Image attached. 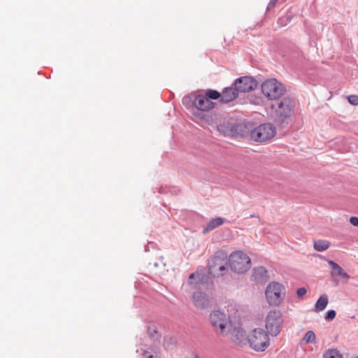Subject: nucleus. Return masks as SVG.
<instances>
[{
    "label": "nucleus",
    "instance_id": "nucleus-1",
    "mask_svg": "<svg viewBox=\"0 0 358 358\" xmlns=\"http://www.w3.org/2000/svg\"><path fill=\"white\" fill-rule=\"evenodd\" d=\"M209 322L213 331L218 336H225L231 330V321L229 316L220 310H213L209 315Z\"/></svg>",
    "mask_w": 358,
    "mask_h": 358
},
{
    "label": "nucleus",
    "instance_id": "nucleus-2",
    "mask_svg": "<svg viewBox=\"0 0 358 358\" xmlns=\"http://www.w3.org/2000/svg\"><path fill=\"white\" fill-rule=\"evenodd\" d=\"M261 90L264 96L270 100H276L286 92L285 85L275 78L264 80L261 85Z\"/></svg>",
    "mask_w": 358,
    "mask_h": 358
},
{
    "label": "nucleus",
    "instance_id": "nucleus-3",
    "mask_svg": "<svg viewBox=\"0 0 358 358\" xmlns=\"http://www.w3.org/2000/svg\"><path fill=\"white\" fill-rule=\"evenodd\" d=\"M227 255L223 251H217L208 263V270L214 277L222 276L227 271Z\"/></svg>",
    "mask_w": 358,
    "mask_h": 358
},
{
    "label": "nucleus",
    "instance_id": "nucleus-4",
    "mask_svg": "<svg viewBox=\"0 0 358 358\" xmlns=\"http://www.w3.org/2000/svg\"><path fill=\"white\" fill-rule=\"evenodd\" d=\"M265 295L269 305L278 306L285 297V288L279 282H271L266 287Z\"/></svg>",
    "mask_w": 358,
    "mask_h": 358
},
{
    "label": "nucleus",
    "instance_id": "nucleus-5",
    "mask_svg": "<svg viewBox=\"0 0 358 358\" xmlns=\"http://www.w3.org/2000/svg\"><path fill=\"white\" fill-rule=\"evenodd\" d=\"M228 260L231 270L238 273L246 272L251 267L250 258L242 251L231 253Z\"/></svg>",
    "mask_w": 358,
    "mask_h": 358
},
{
    "label": "nucleus",
    "instance_id": "nucleus-6",
    "mask_svg": "<svg viewBox=\"0 0 358 358\" xmlns=\"http://www.w3.org/2000/svg\"><path fill=\"white\" fill-rule=\"evenodd\" d=\"M250 347L256 350L263 352L270 345L268 334L262 329H255L248 337Z\"/></svg>",
    "mask_w": 358,
    "mask_h": 358
},
{
    "label": "nucleus",
    "instance_id": "nucleus-7",
    "mask_svg": "<svg viewBox=\"0 0 358 358\" xmlns=\"http://www.w3.org/2000/svg\"><path fill=\"white\" fill-rule=\"evenodd\" d=\"M283 323L282 314L278 310H271L265 319V327L272 336H277L282 329Z\"/></svg>",
    "mask_w": 358,
    "mask_h": 358
},
{
    "label": "nucleus",
    "instance_id": "nucleus-8",
    "mask_svg": "<svg viewBox=\"0 0 358 358\" xmlns=\"http://www.w3.org/2000/svg\"><path fill=\"white\" fill-rule=\"evenodd\" d=\"M276 134L274 126L270 123L260 124L251 131L250 137L257 142H266L272 139Z\"/></svg>",
    "mask_w": 358,
    "mask_h": 358
},
{
    "label": "nucleus",
    "instance_id": "nucleus-9",
    "mask_svg": "<svg viewBox=\"0 0 358 358\" xmlns=\"http://www.w3.org/2000/svg\"><path fill=\"white\" fill-rule=\"evenodd\" d=\"M294 101L289 96L282 98L276 104L272 106L275 115L280 120L289 117L294 113Z\"/></svg>",
    "mask_w": 358,
    "mask_h": 358
},
{
    "label": "nucleus",
    "instance_id": "nucleus-10",
    "mask_svg": "<svg viewBox=\"0 0 358 358\" xmlns=\"http://www.w3.org/2000/svg\"><path fill=\"white\" fill-rule=\"evenodd\" d=\"M238 92H249L254 90L257 87V82L248 76L238 78L234 85Z\"/></svg>",
    "mask_w": 358,
    "mask_h": 358
},
{
    "label": "nucleus",
    "instance_id": "nucleus-11",
    "mask_svg": "<svg viewBox=\"0 0 358 358\" xmlns=\"http://www.w3.org/2000/svg\"><path fill=\"white\" fill-rule=\"evenodd\" d=\"M192 301L194 306L200 310L208 308L210 305V300L206 293L195 292L192 296Z\"/></svg>",
    "mask_w": 358,
    "mask_h": 358
},
{
    "label": "nucleus",
    "instance_id": "nucleus-12",
    "mask_svg": "<svg viewBox=\"0 0 358 358\" xmlns=\"http://www.w3.org/2000/svg\"><path fill=\"white\" fill-rule=\"evenodd\" d=\"M193 104L198 110L202 111H206L215 107V103L208 100V97L202 94L195 96Z\"/></svg>",
    "mask_w": 358,
    "mask_h": 358
},
{
    "label": "nucleus",
    "instance_id": "nucleus-13",
    "mask_svg": "<svg viewBox=\"0 0 358 358\" xmlns=\"http://www.w3.org/2000/svg\"><path fill=\"white\" fill-rule=\"evenodd\" d=\"M328 262L332 269L331 275L336 283L338 282V278H341L345 280V281L348 280L350 275L343 269L342 267L334 261L329 260Z\"/></svg>",
    "mask_w": 358,
    "mask_h": 358
},
{
    "label": "nucleus",
    "instance_id": "nucleus-14",
    "mask_svg": "<svg viewBox=\"0 0 358 358\" xmlns=\"http://www.w3.org/2000/svg\"><path fill=\"white\" fill-rule=\"evenodd\" d=\"M238 94L239 92L235 86L227 87L221 94L220 101L222 103L231 102L238 97Z\"/></svg>",
    "mask_w": 358,
    "mask_h": 358
},
{
    "label": "nucleus",
    "instance_id": "nucleus-15",
    "mask_svg": "<svg viewBox=\"0 0 358 358\" xmlns=\"http://www.w3.org/2000/svg\"><path fill=\"white\" fill-rule=\"evenodd\" d=\"M231 339L236 344H241L245 339V334L241 329H234L231 335Z\"/></svg>",
    "mask_w": 358,
    "mask_h": 358
},
{
    "label": "nucleus",
    "instance_id": "nucleus-16",
    "mask_svg": "<svg viewBox=\"0 0 358 358\" xmlns=\"http://www.w3.org/2000/svg\"><path fill=\"white\" fill-rule=\"evenodd\" d=\"M328 296L326 294L321 295L315 305V310L320 312L325 309L328 304Z\"/></svg>",
    "mask_w": 358,
    "mask_h": 358
},
{
    "label": "nucleus",
    "instance_id": "nucleus-17",
    "mask_svg": "<svg viewBox=\"0 0 358 358\" xmlns=\"http://www.w3.org/2000/svg\"><path fill=\"white\" fill-rule=\"evenodd\" d=\"M224 223V220L222 217H217L212 219L208 223L206 227L204 229V232H208L215 228L222 225Z\"/></svg>",
    "mask_w": 358,
    "mask_h": 358
},
{
    "label": "nucleus",
    "instance_id": "nucleus-18",
    "mask_svg": "<svg viewBox=\"0 0 358 358\" xmlns=\"http://www.w3.org/2000/svg\"><path fill=\"white\" fill-rule=\"evenodd\" d=\"M331 245L329 241L326 240H317L314 241V248L315 250L322 252L327 250Z\"/></svg>",
    "mask_w": 358,
    "mask_h": 358
},
{
    "label": "nucleus",
    "instance_id": "nucleus-19",
    "mask_svg": "<svg viewBox=\"0 0 358 358\" xmlns=\"http://www.w3.org/2000/svg\"><path fill=\"white\" fill-rule=\"evenodd\" d=\"M323 358H343V355L336 348L328 349L323 354Z\"/></svg>",
    "mask_w": 358,
    "mask_h": 358
},
{
    "label": "nucleus",
    "instance_id": "nucleus-20",
    "mask_svg": "<svg viewBox=\"0 0 358 358\" xmlns=\"http://www.w3.org/2000/svg\"><path fill=\"white\" fill-rule=\"evenodd\" d=\"M316 336L313 331H308L305 334L303 341L306 343H313L315 341Z\"/></svg>",
    "mask_w": 358,
    "mask_h": 358
},
{
    "label": "nucleus",
    "instance_id": "nucleus-21",
    "mask_svg": "<svg viewBox=\"0 0 358 358\" xmlns=\"http://www.w3.org/2000/svg\"><path fill=\"white\" fill-rule=\"evenodd\" d=\"M205 96L208 97V99H217L221 96V93L215 90H208L206 92Z\"/></svg>",
    "mask_w": 358,
    "mask_h": 358
},
{
    "label": "nucleus",
    "instance_id": "nucleus-22",
    "mask_svg": "<svg viewBox=\"0 0 358 358\" xmlns=\"http://www.w3.org/2000/svg\"><path fill=\"white\" fill-rule=\"evenodd\" d=\"M266 274L267 271L262 266H259L254 269V275L256 279L266 276Z\"/></svg>",
    "mask_w": 358,
    "mask_h": 358
},
{
    "label": "nucleus",
    "instance_id": "nucleus-23",
    "mask_svg": "<svg viewBox=\"0 0 358 358\" xmlns=\"http://www.w3.org/2000/svg\"><path fill=\"white\" fill-rule=\"evenodd\" d=\"M348 100L353 106L358 105V96L357 95H350L348 97Z\"/></svg>",
    "mask_w": 358,
    "mask_h": 358
},
{
    "label": "nucleus",
    "instance_id": "nucleus-24",
    "mask_svg": "<svg viewBox=\"0 0 358 358\" xmlns=\"http://www.w3.org/2000/svg\"><path fill=\"white\" fill-rule=\"evenodd\" d=\"M143 358H159L157 353L154 354L149 351H144L143 353Z\"/></svg>",
    "mask_w": 358,
    "mask_h": 358
},
{
    "label": "nucleus",
    "instance_id": "nucleus-25",
    "mask_svg": "<svg viewBox=\"0 0 358 358\" xmlns=\"http://www.w3.org/2000/svg\"><path fill=\"white\" fill-rule=\"evenodd\" d=\"M336 312L333 310H329L327 312L325 318L329 320H331L336 317Z\"/></svg>",
    "mask_w": 358,
    "mask_h": 358
},
{
    "label": "nucleus",
    "instance_id": "nucleus-26",
    "mask_svg": "<svg viewBox=\"0 0 358 358\" xmlns=\"http://www.w3.org/2000/svg\"><path fill=\"white\" fill-rule=\"evenodd\" d=\"M306 289L305 287H301L297 289L296 294L299 298H301L306 294Z\"/></svg>",
    "mask_w": 358,
    "mask_h": 358
},
{
    "label": "nucleus",
    "instance_id": "nucleus-27",
    "mask_svg": "<svg viewBox=\"0 0 358 358\" xmlns=\"http://www.w3.org/2000/svg\"><path fill=\"white\" fill-rule=\"evenodd\" d=\"M350 223L355 226L358 227V217L352 216L350 218Z\"/></svg>",
    "mask_w": 358,
    "mask_h": 358
},
{
    "label": "nucleus",
    "instance_id": "nucleus-28",
    "mask_svg": "<svg viewBox=\"0 0 358 358\" xmlns=\"http://www.w3.org/2000/svg\"><path fill=\"white\" fill-rule=\"evenodd\" d=\"M195 277V273H192L189 277V280L193 279Z\"/></svg>",
    "mask_w": 358,
    "mask_h": 358
},
{
    "label": "nucleus",
    "instance_id": "nucleus-29",
    "mask_svg": "<svg viewBox=\"0 0 358 358\" xmlns=\"http://www.w3.org/2000/svg\"><path fill=\"white\" fill-rule=\"evenodd\" d=\"M356 358H358V357H356Z\"/></svg>",
    "mask_w": 358,
    "mask_h": 358
}]
</instances>
